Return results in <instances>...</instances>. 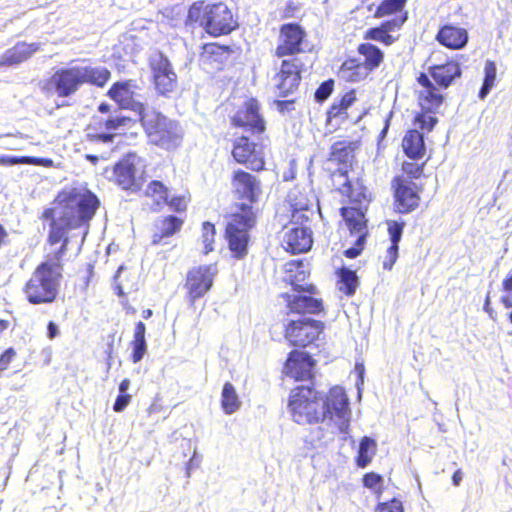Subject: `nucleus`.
Instances as JSON below:
<instances>
[{
    "label": "nucleus",
    "mask_w": 512,
    "mask_h": 512,
    "mask_svg": "<svg viewBox=\"0 0 512 512\" xmlns=\"http://www.w3.org/2000/svg\"><path fill=\"white\" fill-rule=\"evenodd\" d=\"M52 204L53 207L42 211L40 219L49 222L46 244L60 246L45 254L44 260L22 287L24 297L31 305L51 304L58 298L64 271L63 258L68 252V233L80 228L87 233L100 207V199L88 188L66 187L56 194Z\"/></svg>",
    "instance_id": "1"
},
{
    "label": "nucleus",
    "mask_w": 512,
    "mask_h": 512,
    "mask_svg": "<svg viewBox=\"0 0 512 512\" xmlns=\"http://www.w3.org/2000/svg\"><path fill=\"white\" fill-rule=\"evenodd\" d=\"M230 185L234 198L241 203L227 216L224 238L232 257L240 260L248 254L250 231L258 221V210L253 208V204L261 198L263 186L256 175L241 168L232 171Z\"/></svg>",
    "instance_id": "2"
},
{
    "label": "nucleus",
    "mask_w": 512,
    "mask_h": 512,
    "mask_svg": "<svg viewBox=\"0 0 512 512\" xmlns=\"http://www.w3.org/2000/svg\"><path fill=\"white\" fill-rule=\"evenodd\" d=\"M287 408L292 420L301 425L318 424L329 419L347 424L350 417L349 400L345 390L338 385L327 393L314 384L293 387L288 395Z\"/></svg>",
    "instance_id": "3"
},
{
    "label": "nucleus",
    "mask_w": 512,
    "mask_h": 512,
    "mask_svg": "<svg viewBox=\"0 0 512 512\" xmlns=\"http://www.w3.org/2000/svg\"><path fill=\"white\" fill-rule=\"evenodd\" d=\"M110 79L111 71L106 67L71 65L56 69L45 80L42 90L58 98H69L84 85L103 88Z\"/></svg>",
    "instance_id": "4"
},
{
    "label": "nucleus",
    "mask_w": 512,
    "mask_h": 512,
    "mask_svg": "<svg viewBox=\"0 0 512 512\" xmlns=\"http://www.w3.org/2000/svg\"><path fill=\"white\" fill-rule=\"evenodd\" d=\"M462 76L460 63L447 58L443 63L432 64L427 72H420L416 77L419 97L423 105L429 109L443 105L445 94L443 90L448 89Z\"/></svg>",
    "instance_id": "5"
},
{
    "label": "nucleus",
    "mask_w": 512,
    "mask_h": 512,
    "mask_svg": "<svg viewBox=\"0 0 512 512\" xmlns=\"http://www.w3.org/2000/svg\"><path fill=\"white\" fill-rule=\"evenodd\" d=\"M186 24L198 26L212 37L229 35L239 26L236 13L227 3L205 0L195 1L189 6Z\"/></svg>",
    "instance_id": "6"
},
{
    "label": "nucleus",
    "mask_w": 512,
    "mask_h": 512,
    "mask_svg": "<svg viewBox=\"0 0 512 512\" xmlns=\"http://www.w3.org/2000/svg\"><path fill=\"white\" fill-rule=\"evenodd\" d=\"M139 121L151 145L167 151L175 150L181 145L183 135L177 122L159 111L145 109L139 115Z\"/></svg>",
    "instance_id": "7"
},
{
    "label": "nucleus",
    "mask_w": 512,
    "mask_h": 512,
    "mask_svg": "<svg viewBox=\"0 0 512 512\" xmlns=\"http://www.w3.org/2000/svg\"><path fill=\"white\" fill-rule=\"evenodd\" d=\"M281 60L279 69L274 76L275 91L278 97L286 98L295 93L302 81V74L306 70L300 55L277 57Z\"/></svg>",
    "instance_id": "8"
},
{
    "label": "nucleus",
    "mask_w": 512,
    "mask_h": 512,
    "mask_svg": "<svg viewBox=\"0 0 512 512\" xmlns=\"http://www.w3.org/2000/svg\"><path fill=\"white\" fill-rule=\"evenodd\" d=\"M231 156L233 160L252 172L266 169V158L263 142H255L246 135L236 137L232 141Z\"/></svg>",
    "instance_id": "9"
},
{
    "label": "nucleus",
    "mask_w": 512,
    "mask_h": 512,
    "mask_svg": "<svg viewBox=\"0 0 512 512\" xmlns=\"http://www.w3.org/2000/svg\"><path fill=\"white\" fill-rule=\"evenodd\" d=\"M217 274L216 263L194 266L187 271L184 289L190 305H194L212 289Z\"/></svg>",
    "instance_id": "10"
},
{
    "label": "nucleus",
    "mask_w": 512,
    "mask_h": 512,
    "mask_svg": "<svg viewBox=\"0 0 512 512\" xmlns=\"http://www.w3.org/2000/svg\"><path fill=\"white\" fill-rule=\"evenodd\" d=\"M366 211L367 207L343 206L340 208V215L350 234L357 237L354 246L346 249L343 253L349 259L356 258L364 250L368 236Z\"/></svg>",
    "instance_id": "11"
},
{
    "label": "nucleus",
    "mask_w": 512,
    "mask_h": 512,
    "mask_svg": "<svg viewBox=\"0 0 512 512\" xmlns=\"http://www.w3.org/2000/svg\"><path fill=\"white\" fill-rule=\"evenodd\" d=\"M307 31L297 22L283 23L278 28L274 57L300 55L305 52Z\"/></svg>",
    "instance_id": "12"
},
{
    "label": "nucleus",
    "mask_w": 512,
    "mask_h": 512,
    "mask_svg": "<svg viewBox=\"0 0 512 512\" xmlns=\"http://www.w3.org/2000/svg\"><path fill=\"white\" fill-rule=\"evenodd\" d=\"M393 206L399 214H409L420 207L423 186L408 181L402 176H394L391 180Z\"/></svg>",
    "instance_id": "13"
},
{
    "label": "nucleus",
    "mask_w": 512,
    "mask_h": 512,
    "mask_svg": "<svg viewBox=\"0 0 512 512\" xmlns=\"http://www.w3.org/2000/svg\"><path fill=\"white\" fill-rule=\"evenodd\" d=\"M323 329V322L318 320H291L284 328V337L290 346L305 348L318 339Z\"/></svg>",
    "instance_id": "14"
},
{
    "label": "nucleus",
    "mask_w": 512,
    "mask_h": 512,
    "mask_svg": "<svg viewBox=\"0 0 512 512\" xmlns=\"http://www.w3.org/2000/svg\"><path fill=\"white\" fill-rule=\"evenodd\" d=\"M235 128L249 131L252 135H261L266 131V121L260 113L257 99H247L230 119Z\"/></svg>",
    "instance_id": "15"
},
{
    "label": "nucleus",
    "mask_w": 512,
    "mask_h": 512,
    "mask_svg": "<svg viewBox=\"0 0 512 512\" xmlns=\"http://www.w3.org/2000/svg\"><path fill=\"white\" fill-rule=\"evenodd\" d=\"M316 361L304 351L292 350L283 364L282 373L295 382H313Z\"/></svg>",
    "instance_id": "16"
},
{
    "label": "nucleus",
    "mask_w": 512,
    "mask_h": 512,
    "mask_svg": "<svg viewBox=\"0 0 512 512\" xmlns=\"http://www.w3.org/2000/svg\"><path fill=\"white\" fill-rule=\"evenodd\" d=\"M136 82L132 79L114 82L107 91V96L121 109L131 110L140 115L145 105L137 100Z\"/></svg>",
    "instance_id": "17"
},
{
    "label": "nucleus",
    "mask_w": 512,
    "mask_h": 512,
    "mask_svg": "<svg viewBox=\"0 0 512 512\" xmlns=\"http://www.w3.org/2000/svg\"><path fill=\"white\" fill-rule=\"evenodd\" d=\"M332 176H339L344 179L343 184L337 188V191L347 198L350 204L356 207H368L369 203L372 201V194L361 179H349L348 171L344 168L336 169Z\"/></svg>",
    "instance_id": "18"
},
{
    "label": "nucleus",
    "mask_w": 512,
    "mask_h": 512,
    "mask_svg": "<svg viewBox=\"0 0 512 512\" xmlns=\"http://www.w3.org/2000/svg\"><path fill=\"white\" fill-rule=\"evenodd\" d=\"M149 66L153 83L160 94H168L176 88L177 76L170 61L163 54L151 58Z\"/></svg>",
    "instance_id": "19"
},
{
    "label": "nucleus",
    "mask_w": 512,
    "mask_h": 512,
    "mask_svg": "<svg viewBox=\"0 0 512 512\" xmlns=\"http://www.w3.org/2000/svg\"><path fill=\"white\" fill-rule=\"evenodd\" d=\"M233 53L234 50L229 45L210 42L202 45L199 58L203 66L222 71L232 63Z\"/></svg>",
    "instance_id": "20"
},
{
    "label": "nucleus",
    "mask_w": 512,
    "mask_h": 512,
    "mask_svg": "<svg viewBox=\"0 0 512 512\" xmlns=\"http://www.w3.org/2000/svg\"><path fill=\"white\" fill-rule=\"evenodd\" d=\"M113 180L123 190L136 192L141 185L136 179V154L128 153L113 166Z\"/></svg>",
    "instance_id": "21"
},
{
    "label": "nucleus",
    "mask_w": 512,
    "mask_h": 512,
    "mask_svg": "<svg viewBox=\"0 0 512 512\" xmlns=\"http://www.w3.org/2000/svg\"><path fill=\"white\" fill-rule=\"evenodd\" d=\"M408 0H382L378 5L374 3L367 6V11L372 12L376 19H384L387 22H396L398 26L403 27L408 20V10L406 9Z\"/></svg>",
    "instance_id": "22"
},
{
    "label": "nucleus",
    "mask_w": 512,
    "mask_h": 512,
    "mask_svg": "<svg viewBox=\"0 0 512 512\" xmlns=\"http://www.w3.org/2000/svg\"><path fill=\"white\" fill-rule=\"evenodd\" d=\"M402 27L398 26L396 22L382 21L378 25L369 27L363 33L365 41H372L380 43L383 46L389 47L395 44L399 38V31Z\"/></svg>",
    "instance_id": "23"
},
{
    "label": "nucleus",
    "mask_w": 512,
    "mask_h": 512,
    "mask_svg": "<svg viewBox=\"0 0 512 512\" xmlns=\"http://www.w3.org/2000/svg\"><path fill=\"white\" fill-rule=\"evenodd\" d=\"M357 92L355 89L342 94L338 99L334 100L326 111L325 126H335L340 122H344L349 118L348 109L356 102Z\"/></svg>",
    "instance_id": "24"
},
{
    "label": "nucleus",
    "mask_w": 512,
    "mask_h": 512,
    "mask_svg": "<svg viewBox=\"0 0 512 512\" xmlns=\"http://www.w3.org/2000/svg\"><path fill=\"white\" fill-rule=\"evenodd\" d=\"M468 38V32L465 28L453 24L442 25L435 36L436 41L440 45L450 50H460L464 48L468 42Z\"/></svg>",
    "instance_id": "25"
},
{
    "label": "nucleus",
    "mask_w": 512,
    "mask_h": 512,
    "mask_svg": "<svg viewBox=\"0 0 512 512\" xmlns=\"http://www.w3.org/2000/svg\"><path fill=\"white\" fill-rule=\"evenodd\" d=\"M405 223L395 220L387 222V231L390 239V245L386 250L382 267L384 270L390 271L396 263L399 256V243L402 238Z\"/></svg>",
    "instance_id": "26"
},
{
    "label": "nucleus",
    "mask_w": 512,
    "mask_h": 512,
    "mask_svg": "<svg viewBox=\"0 0 512 512\" xmlns=\"http://www.w3.org/2000/svg\"><path fill=\"white\" fill-rule=\"evenodd\" d=\"M133 119L128 116H114L103 122L107 133H87L86 140L91 143H112L117 135L115 131L121 128H129L133 125Z\"/></svg>",
    "instance_id": "27"
},
{
    "label": "nucleus",
    "mask_w": 512,
    "mask_h": 512,
    "mask_svg": "<svg viewBox=\"0 0 512 512\" xmlns=\"http://www.w3.org/2000/svg\"><path fill=\"white\" fill-rule=\"evenodd\" d=\"M282 297L287 302V307L290 313L320 314L324 311L322 299L303 295L291 296L288 293L282 294Z\"/></svg>",
    "instance_id": "28"
},
{
    "label": "nucleus",
    "mask_w": 512,
    "mask_h": 512,
    "mask_svg": "<svg viewBox=\"0 0 512 512\" xmlns=\"http://www.w3.org/2000/svg\"><path fill=\"white\" fill-rule=\"evenodd\" d=\"M284 247L292 254L307 252L312 246L311 231L306 227H292L284 237Z\"/></svg>",
    "instance_id": "29"
},
{
    "label": "nucleus",
    "mask_w": 512,
    "mask_h": 512,
    "mask_svg": "<svg viewBox=\"0 0 512 512\" xmlns=\"http://www.w3.org/2000/svg\"><path fill=\"white\" fill-rule=\"evenodd\" d=\"M359 145V141L338 140L331 145L328 160L346 169L352 166Z\"/></svg>",
    "instance_id": "30"
},
{
    "label": "nucleus",
    "mask_w": 512,
    "mask_h": 512,
    "mask_svg": "<svg viewBox=\"0 0 512 512\" xmlns=\"http://www.w3.org/2000/svg\"><path fill=\"white\" fill-rule=\"evenodd\" d=\"M38 50L37 43L17 42L0 56V67L18 65L28 60Z\"/></svg>",
    "instance_id": "31"
},
{
    "label": "nucleus",
    "mask_w": 512,
    "mask_h": 512,
    "mask_svg": "<svg viewBox=\"0 0 512 512\" xmlns=\"http://www.w3.org/2000/svg\"><path fill=\"white\" fill-rule=\"evenodd\" d=\"M184 224V219L175 215L163 216L156 224V230L152 235V244L160 245L166 239L179 233Z\"/></svg>",
    "instance_id": "32"
},
{
    "label": "nucleus",
    "mask_w": 512,
    "mask_h": 512,
    "mask_svg": "<svg viewBox=\"0 0 512 512\" xmlns=\"http://www.w3.org/2000/svg\"><path fill=\"white\" fill-rule=\"evenodd\" d=\"M371 73L357 57H347L339 66L337 75L348 83H358L366 79Z\"/></svg>",
    "instance_id": "33"
},
{
    "label": "nucleus",
    "mask_w": 512,
    "mask_h": 512,
    "mask_svg": "<svg viewBox=\"0 0 512 512\" xmlns=\"http://www.w3.org/2000/svg\"><path fill=\"white\" fill-rule=\"evenodd\" d=\"M401 147L404 154L410 160H420L426 154V145L424 135L418 129H409L406 131Z\"/></svg>",
    "instance_id": "34"
},
{
    "label": "nucleus",
    "mask_w": 512,
    "mask_h": 512,
    "mask_svg": "<svg viewBox=\"0 0 512 512\" xmlns=\"http://www.w3.org/2000/svg\"><path fill=\"white\" fill-rule=\"evenodd\" d=\"M169 194V188L160 180L150 181L143 193L150 200V209L153 212H160L166 206Z\"/></svg>",
    "instance_id": "35"
},
{
    "label": "nucleus",
    "mask_w": 512,
    "mask_h": 512,
    "mask_svg": "<svg viewBox=\"0 0 512 512\" xmlns=\"http://www.w3.org/2000/svg\"><path fill=\"white\" fill-rule=\"evenodd\" d=\"M357 53L363 57L361 62L370 73L379 68L385 59L384 52L377 45L365 40L358 44Z\"/></svg>",
    "instance_id": "36"
},
{
    "label": "nucleus",
    "mask_w": 512,
    "mask_h": 512,
    "mask_svg": "<svg viewBox=\"0 0 512 512\" xmlns=\"http://www.w3.org/2000/svg\"><path fill=\"white\" fill-rule=\"evenodd\" d=\"M416 98L420 111L417 112L416 115L414 116L412 121L413 125H415L423 134L429 133L434 129V127L438 123V119L430 114L438 113L442 105H438L435 108L433 107L432 109H429L425 107L421 102L418 92H416Z\"/></svg>",
    "instance_id": "37"
},
{
    "label": "nucleus",
    "mask_w": 512,
    "mask_h": 512,
    "mask_svg": "<svg viewBox=\"0 0 512 512\" xmlns=\"http://www.w3.org/2000/svg\"><path fill=\"white\" fill-rule=\"evenodd\" d=\"M146 326L142 321L135 324L133 339L130 342L131 361L136 364L140 362L147 352V344L145 340Z\"/></svg>",
    "instance_id": "38"
},
{
    "label": "nucleus",
    "mask_w": 512,
    "mask_h": 512,
    "mask_svg": "<svg viewBox=\"0 0 512 512\" xmlns=\"http://www.w3.org/2000/svg\"><path fill=\"white\" fill-rule=\"evenodd\" d=\"M336 275L338 290L347 297L353 296L359 285L356 272L347 267H340L336 270Z\"/></svg>",
    "instance_id": "39"
},
{
    "label": "nucleus",
    "mask_w": 512,
    "mask_h": 512,
    "mask_svg": "<svg viewBox=\"0 0 512 512\" xmlns=\"http://www.w3.org/2000/svg\"><path fill=\"white\" fill-rule=\"evenodd\" d=\"M377 451V443L374 439L364 436L361 438L355 463L359 468L367 467Z\"/></svg>",
    "instance_id": "40"
},
{
    "label": "nucleus",
    "mask_w": 512,
    "mask_h": 512,
    "mask_svg": "<svg viewBox=\"0 0 512 512\" xmlns=\"http://www.w3.org/2000/svg\"><path fill=\"white\" fill-rule=\"evenodd\" d=\"M220 403L223 412L227 415L235 413L240 408V398L231 382L224 383Z\"/></svg>",
    "instance_id": "41"
},
{
    "label": "nucleus",
    "mask_w": 512,
    "mask_h": 512,
    "mask_svg": "<svg viewBox=\"0 0 512 512\" xmlns=\"http://www.w3.org/2000/svg\"><path fill=\"white\" fill-rule=\"evenodd\" d=\"M497 66L493 60H486L484 64L483 83L479 90L478 97L485 99L491 89L496 85Z\"/></svg>",
    "instance_id": "42"
},
{
    "label": "nucleus",
    "mask_w": 512,
    "mask_h": 512,
    "mask_svg": "<svg viewBox=\"0 0 512 512\" xmlns=\"http://www.w3.org/2000/svg\"><path fill=\"white\" fill-rule=\"evenodd\" d=\"M418 160L403 161L401 164L402 174L400 176L406 178L408 181L418 180L424 176V170L427 160L417 162Z\"/></svg>",
    "instance_id": "43"
},
{
    "label": "nucleus",
    "mask_w": 512,
    "mask_h": 512,
    "mask_svg": "<svg viewBox=\"0 0 512 512\" xmlns=\"http://www.w3.org/2000/svg\"><path fill=\"white\" fill-rule=\"evenodd\" d=\"M51 160L31 157V156H1L0 165L10 166L15 164H33V165H48L51 164Z\"/></svg>",
    "instance_id": "44"
},
{
    "label": "nucleus",
    "mask_w": 512,
    "mask_h": 512,
    "mask_svg": "<svg viewBox=\"0 0 512 512\" xmlns=\"http://www.w3.org/2000/svg\"><path fill=\"white\" fill-rule=\"evenodd\" d=\"M215 236H216L215 225L208 221L203 222L201 237H202V243L204 246V249H203L204 254H208L214 250Z\"/></svg>",
    "instance_id": "45"
},
{
    "label": "nucleus",
    "mask_w": 512,
    "mask_h": 512,
    "mask_svg": "<svg viewBox=\"0 0 512 512\" xmlns=\"http://www.w3.org/2000/svg\"><path fill=\"white\" fill-rule=\"evenodd\" d=\"M501 290L503 295L501 296L500 302L506 308H512V268L503 278L501 283Z\"/></svg>",
    "instance_id": "46"
},
{
    "label": "nucleus",
    "mask_w": 512,
    "mask_h": 512,
    "mask_svg": "<svg viewBox=\"0 0 512 512\" xmlns=\"http://www.w3.org/2000/svg\"><path fill=\"white\" fill-rule=\"evenodd\" d=\"M335 89V81L330 78L322 82L314 92V98L316 102L322 103L326 101L333 93Z\"/></svg>",
    "instance_id": "47"
},
{
    "label": "nucleus",
    "mask_w": 512,
    "mask_h": 512,
    "mask_svg": "<svg viewBox=\"0 0 512 512\" xmlns=\"http://www.w3.org/2000/svg\"><path fill=\"white\" fill-rule=\"evenodd\" d=\"M190 201V197L188 195H173L168 196L166 206H168L172 211L176 213H184L187 210L188 202Z\"/></svg>",
    "instance_id": "48"
},
{
    "label": "nucleus",
    "mask_w": 512,
    "mask_h": 512,
    "mask_svg": "<svg viewBox=\"0 0 512 512\" xmlns=\"http://www.w3.org/2000/svg\"><path fill=\"white\" fill-rule=\"evenodd\" d=\"M375 509L378 512H404L403 503L397 498H392L385 502H379Z\"/></svg>",
    "instance_id": "49"
},
{
    "label": "nucleus",
    "mask_w": 512,
    "mask_h": 512,
    "mask_svg": "<svg viewBox=\"0 0 512 512\" xmlns=\"http://www.w3.org/2000/svg\"><path fill=\"white\" fill-rule=\"evenodd\" d=\"M362 481L364 487L372 489L383 484V477L378 473L368 472L364 474Z\"/></svg>",
    "instance_id": "50"
},
{
    "label": "nucleus",
    "mask_w": 512,
    "mask_h": 512,
    "mask_svg": "<svg viewBox=\"0 0 512 512\" xmlns=\"http://www.w3.org/2000/svg\"><path fill=\"white\" fill-rule=\"evenodd\" d=\"M15 357H16L15 349L12 347L7 348L0 355V372L7 370Z\"/></svg>",
    "instance_id": "51"
},
{
    "label": "nucleus",
    "mask_w": 512,
    "mask_h": 512,
    "mask_svg": "<svg viewBox=\"0 0 512 512\" xmlns=\"http://www.w3.org/2000/svg\"><path fill=\"white\" fill-rule=\"evenodd\" d=\"M132 396L128 393L119 394L113 404L115 412H122L131 402Z\"/></svg>",
    "instance_id": "52"
},
{
    "label": "nucleus",
    "mask_w": 512,
    "mask_h": 512,
    "mask_svg": "<svg viewBox=\"0 0 512 512\" xmlns=\"http://www.w3.org/2000/svg\"><path fill=\"white\" fill-rule=\"evenodd\" d=\"M293 202H292V207L294 210L298 211V210H307L308 207H309V201L307 199H297V197H293L291 199Z\"/></svg>",
    "instance_id": "53"
},
{
    "label": "nucleus",
    "mask_w": 512,
    "mask_h": 512,
    "mask_svg": "<svg viewBox=\"0 0 512 512\" xmlns=\"http://www.w3.org/2000/svg\"><path fill=\"white\" fill-rule=\"evenodd\" d=\"M296 11H297V6L293 2H289V3H287V5L285 6V8L283 10L282 18L283 19L293 18L295 16Z\"/></svg>",
    "instance_id": "54"
},
{
    "label": "nucleus",
    "mask_w": 512,
    "mask_h": 512,
    "mask_svg": "<svg viewBox=\"0 0 512 512\" xmlns=\"http://www.w3.org/2000/svg\"><path fill=\"white\" fill-rule=\"evenodd\" d=\"M59 335L57 325L53 321H49L47 324V336L49 339H54Z\"/></svg>",
    "instance_id": "55"
},
{
    "label": "nucleus",
    "mask_w": 512,
    "mask_h": 512,
    "mask_svg": "<svg viewBox=\"0 0 512 512\" xmlns=\"http://www.w3.org/2000/svg\"><path fill=\"white\" fill-rule=\"evenodd\" d=\"M8 242V232L0 223V249Z\"/></svg>",
    "instance_id": "56"
},
{
    "label": "nucleus",
    "mask_w": 512,
    "mask_h": 512,
    "mask_svg": "<svg viewBox=\"0 0 512 512\" xmlns=\"http://www.w3.org/2000/svg\"><path fill=\"white\" fill-rule=\"evenodd\" d=\"M294 290L298 291V292L305 291V292H309V293L313 294V293H315V286L312 284H309L307 286L295 285Z\"/></svg>",
    "instance_id": "57"
},
{
    "label": "nucleus",
    "mask_w": 512,
    "mask_h": 512,
    "mask_svg": "<svg viewBox=\"0 0 512 512\" xmlns=\"http://www.w3.org/2000/svg\"><path fill=\"white\" fill-rule=\"evenodd\" d=\"M462 480V471L460 469L456 470L452 475V483L454 486H459Z\"/></svg>",
    "instance_id": "58"
},
{
    "label": "nucleus",
    "mask_w": 512,
    "mask_h": 512,
    "mask_svg": "<svg viewBox=\"0 0 512 512\" xmlns=\"http://www.w3.org/2000/svg\"><path fill=\"white\" fill-rule=\"evenodd\" d=\"M130 386V380L128 378L123 379L119 384V394L127 393Z\"/></svg>",
    "instance_id": "59"
},
{
    "label": "nucleus",
    "mask_w": 512,
    "mask_h": 512,
    "mask_svg": "<svg viewBox=\"0 0 512 512\" xmlns=\"http://www.w3.org/2000/svg\"><path fill=\"white\" fill-rule=\"evenodd\" d=\"M484 310L489 314V316L492 319H495V316L493 315L494 312H493V310L490 307V297H489V295H487L486 298H485Z\"/></svg>",
    "instance_id": "60"
},
{
    "label": "nucleus",
    "mask_w": 512,
    "mask_h": 512,
    "mask_svg": "<svg viewBox=\"0 0 512 512\" xmlns=\"http://www.w3.org/2000/svg\"><path fill=\"white\" fill-rule=\"evenodd\" d=\"M84 158H85L87 161H89V162H91L92 164H94V165L98 164V162H99V157H98L97 155H94V154H86V155L84 156Z\"/></svg>",
    "instance_id": "61"
},
{
    "label": "nucleus",
    "mask_w": 512,
    "mask_h": 512,
    "mask_svg": "<svg viewBox=\"0 0 512 512\" xmlns=\"http://www.w3.org/2000/svg\"><path fill=\"white\" fill-rule=\"evenodd\" d=\"M98 111L101 112V113H109L110 112V105L107 104V103H101L99 104L98 106Z\"/></svg>",
    "instance_id": "62"
},
{
    "label": "nucleus",
    "mask_w": 512,
    "mask_h": 512,
    "mask_svg": "<svg viewBox=\"0 0 512 512\" xmlns=\"http://www.w3.org/2000/svg\"><path fill=\"white\" fill-rule=\"evenodd\" d=\"M153 315V311L151 309H145L142 312V317L144 319H149Z\"/></svg>",
    "instance_id": "63"
},
{
    "label": "nucleus",
    "mask_w": 512,
    "mask_h": 512,
    "mask_svg": "<svg viewBox=\"0 0 512 512\" xmlns=\"http://www.w3.org/2000/svg\"><path fill=\"white\" fill-rule=\"evenodd\" d=\"M290 265H296L297 267H299L301 265V261H293L290 263Z\"/></svg>",
    "instance_id": "64"
}]
</instances>
